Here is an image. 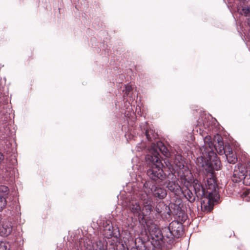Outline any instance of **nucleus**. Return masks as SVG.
<instances>
[{
  "instance_id": "nucleus-1",
  "label": "nucleus",
  "mask_w": 250,
  "mask_h": 250,
  "mask_svg": "<svg viewBox=\"0 0 250 250\" xmlns=\"http://www.w3.org/2000/svg\"><path fill=\"white\" fill-rule=\"evenodd\" d=\"M151 152L153 156L151 155H147L146 157V161L149 164H151V167L147 170V174L151 179L157 181L162 180L164 177V173L162 169L163 166L160 158L159 154L156 149H152Z\"/></svg>"
},
{
  "instance_id": "nucleus-2",
  "label": "nucleus",
  "mask_w": 250,
  "mask_h": 250,
  "mask_svg": "<svg viewBox=\"0 0 250 250\" xmlns=\"http://www.w3.org/2000/svg\"><path fill=\"white\" fill-rule=\"evenodd\" d=\"M205 190L208 194V203L218 202L220 199V195L217 191V185L213 175L211 173L205 183Z\"/></svg>"
},
{
  "instance_id": "nucleus-3",
  "label": "nucleus",
  "mask_w": 250,
  "mask_h": 250,
  "mask_svg": "<svg viewBox=\"0 0 250 250\" xmlns=\"http://www.w3.org/2000/svg\"><path fill=\"white\" fill-rule=\"evenodd\" d=\"M247 170L245 167L241 165L235 167L233 174L232 180L235 182H239L243 181V183L245 185V179L246 178Z\"/></svg>"
},
{
  "instance_id": "nucleus-4",
  "label": "nucleus",
  "mask_w": 250,
  "mask_h": 250,
  "mask_svg": "<svg viewBox=\"0 0 250 250\" xmlns=\"http://www.w3.org/2000/svg\"><path fill=\"white\" fill-rule=\"evenodd\" d=\"M168 228L170 233L174 237H179L183 234V225L181 223L178 221H172L169 224Z\"/></svg>"
},
{
  "instance_id": "nucleus-5",
  "label": "nucleus",
  "mask_w": 250,
  "mask_h": 250,
  "mask_svg": "<svg viewBox=\"0 0 250 250\" xmlns=\"http://www.w3.org/2000/svg\"><path fill=\"white\" fill-rule=\"evenodd\" d=\"M12 225L7 220L2 221L0 224V235L3 237L8 236L12 231Z\"/></svg>"
},
{
  "instance_id": "nucleus-6",
  "label": "nucleus",
  "mask_w": 250,
  "mask_h": 250,
  "mask_svg": "<svg viewBox=\"0 0 250 250\" xmlns=\"http://www.w3.org/2000/svg\"><path fill=\"white\" fill-rule=\"evenodd\" d=\"M86 250H106L107 243L104 240H98L91 244H87Z\"/></svg>"
},
{
  "instance_id": "nucleus-7",
  "label": "nucleus",
  "mask_w": 250,
  "mask_h": 250,
  "mask_svg": "<svg viewBox=\"0 0 250 250\" xmlns=\"http://www.w3.org/2000/svg\"><path fill=\"white\" fill-rule=\"evenodd\" d=\"M153 149L157 150V151L158 152L159 154V151H161L165 156H167L168 155L169 153L167 149L161 142H158L157 145H156L154 144L152 145L151 148L149 149V154H148V155H151L152 156H154L153 154L151 152V150ZM158 157H159V155H158Z\"/></svg>"
},
{
  "instance_id": "nucleus-8",
  "label": "nucleus",
  "mask_w": 250,
  "mask_h": 250,
  "mask_svg": "<svg viewBox=\"0 0 250 250\" xmlns=\"http://www.w3.org/2000/svg\"><path fill=\"white\" fill-rule=\"evenodd\" d=\"M228 161L229 163H235L237 161L235 154L232 152V149L229 145H225V153Z\"/></svg>"
},
{
  "instance_id": "nucleus-9",
  "label": "nucleus",
  "mask_w": 250,
  "mask_h": 250,
  "mask_svg": "<svg viewBox=\"0 0 250 250\" xmlns=\"http://www.w3.org/2000/svg\"><path fill=\"white\" fill-rule=\"evenodd\" d=\"M204 143L205 147V152L208 154H214L213 150L214 147V144L212 142L211 137L207 136L204 138Z\"/></svg>"
},
{
  "instance_id": "nucleus-10",
  "label": "nucleus",
  "mask_w": 250,
  "mask_h": 250,
  "mask_svg": "<svg viewBox=\"0 0 250 250\" xmlns=\"http://www.w3.org/2000/svg\"><path fill=\"white\" fill-rule=\"evenodd\" d=\"M147 229L150 234L153 236H158L160 233V230L157 225L153 223L151 221H147L146 222Z\"/></svg>"
},
{
  "instance_id": "nucleus-11",
  "label": "nucleus",
  "mask_w": 250,
  "mask_h": 250,
  "mask_svg": "<svg viewBox=\"0 0 250 250\" xmlns=\"http://www.w3.org/2000/svg\"><path fill=\"white\" fill-rule=\"evenodd\" d=\"M217 141V144L214 145V147L217 152L220 155H222L225 153V146H224L223 142L220 136L217 135L215 137Z\"/></svg>"
},
{
  "instance_id": "nucleus-12",
  "label": "nucleus",
  "mask_w": 250,
  "mask_h": 250,
  "mask_svg": "<svg viewBox=\"0 0 250 250\" xmlns=\"http://www.w3.org/2000/svg\"><path fill=\"white\" fill-rule=\"evenodd\" d=\"M192 186L197 194H200L202 193L205 194V188L202 186L200 182L197 180H194L192 183Z\"/></svg>"
},
{
  "instance_id": "nucleus-13",
  "label": "nucleus",
  "mask_w": 250,
  "mask_h": 250,
  "mask_svg": "<svg viewBox=\"0 0 250 250\" xmlns=\"http://www.w3.org/2000/svg\"><path fill=\"white\" fill-rule=\"evenodd\" d=\"M214 204H198L197 208L198 211L200 210L204 212H208L213 208Z\"/></svg>"
},
{
  "instance_id": "nucleus-14",
  "label": "nucleus",
  "mask_w": 250,
  "mask_h": 250,
  "mask_svg": "<svg viewBox=\"0 0 250 250\" xmlns=\"http://www.w3.org/2000/svg\"><path fill=\"white\" fill-rule=\"evenodd\" d=\"M167 194L166 190L162 188H157L154 193L155 196L160 199L164 198L166 196Z\"/></svg>"
},
{
  "instance_id": "nucleus-15",
  "label": "nucleus",
  "mask_w": 250,
  "mask_h": 250,
  "mask_svg": "<svg viewBox=\"0 0 250 250\" xmlns=\"http://www.w3.org/2000/svg\"><path fill=\"white\" fill-rule=\"evenodd\" d=\"M167 187L170 191L173 192L179 190L180 189V186L175 181L169 182L167 184Z\"/></svg>"
},
{
  "instance_id": "nucleus-16",
  "label": "nucleus",
  "mask_w": 250,
  "mask_h": 250,
  "mask_svg": "<svg viewBox=\"0 0 250 250\" xmlns=\"http://www.w3.org/2000/svg\"><path fill=\"white\" fill-rule=\"evenodd\" d=\"M241 196L245 201L250 202V189L243 191Z\"/></svg>"
},
{
  "instance_id": "nucleus-17",
  "label": "nucleus",
  "mask_w": 250,
  "mask_h": 250,
  "mask_svg": "<svg viewBox=\"0 0 250 250\" xmlns=\"http://www.w3.org/2000/svg\"><path fill=\"white\" fill-rule=\"evenodd\" d=\"M240 13L245 16H250V6L243 7L240 11Z\"/></svg>"
},
{
  "instance_id": "nucleus-18",
  "label": "nucleus",
  "mask_w": 250,
  "mask_h": 250,
  "mask_svg": "<svg viewBox=\"0 0 250 250\" xmlns=\"http://www.w3.org/2000/svg\"><path fill=\"white\" fill-rule=\"evenodd\" d=\"M177 159L178 162H177L176 159L175 161H174V164H175V166L176 167H177L180 169L182 167H183L184 165L182 161L181 157L180 156H178Z\"/></svg>"
},
{
  "instance_id": "nucleus-19",
  "label": "nucleus",
  "mask_w": 250,
  "mask_h": 250,
  "mask_svg": "<svg viewBox=\"0 0 250 250\" xmlns=\"http://www.w3.org/2000/svg\"><path fill=\"white\" fill-rule=\"evenodd\" d=\"M130 208H131L132 211L134 213H138L141 210L139 204H131Z\"/></svg>"
},
{
  "instance_id": "nucleus-20",
  "label": "nucleus",
  "mask_w": 250,
  "mask_h": 250,
  "mask_svg": "<svg viewBox=\"0 0 250 250\" xmlns=\"http://www.w3.org/2000/svg\"><path fill=\"white\" fill-rule=\"evenodd\" d=\"M249 167V173L248 175H246V178L245 179V185L246 186H250V164Z\"/></svg>"
},
{
  "instance_id": "nucleus-21",
  "label": "nucleus",
  "mask_w": 250,
  "mask_h": 250,
  "mask_svg": "<svg viewBox=\"0 0 250 250\" xmlns=\"http://www.w3.org/2000/svg\"><path fill=\"white\" fill-rule=\"evenodd\" d=\"M152 130H146V137L148 140H151L152 139V137L150 135L152 133Z\"/></svg>"
},
{
  "instance_id": "nucleus-22",
  "label": "nucleus",
  "mask_w": 250,
  "mask_h": 250,
  "mask_svg": "<svg viewBox=\"0 0 250 250\" xmlns=\"http://www.w3.org/2000/svg\"><path fill=\"white\" fill-rule=\"evenodd\" d=\"M0 250H8L6 244L2 242L0 243Z\"/></svg>"
},
{
  "instance_id": "nucleus-23",
  "label": "nucleus",
  "mask_w": 250,
  "mask_h": 250,
  "mask_svg": "<svg viewBox=\"0 0 250 250\" xmlns=\"http://www.w3.org/2000/svg\"><path fill=\"white\" fill-rule=\"evenodd\" d=\"M7 202L5 197L3 196V193H0V203Z\"/></svg>"
},
{
  "instance_id": "nucleus-24",
  "label": "nucleus",
  "mask_w": 250,
  "mask_h": 250,
  "mask_svg": "<svg viewBox=\"0 0 250 250\" xmlns=\"http://www.w3.org/2000/svg\"><path fill=\"white\" fill-rule=\"evenodd\" d=\"M7 190V187L5 186H1L0 187V191L6 192Z\"/></svg>"
},
{
  "instance_id": "nucleus-25",
  "label": "nucleus",
  "mask_w": 250,
  "mask_h": 250,
  "mask_svg": "<svg viewBox=\"0 0 250 250\" xmlns=\"http://www.w3.org/2000/svg\"><path fill=\"white\" fill-rule=\"evenodd\" d=\"M126 91L129 92L132 90V87L131 85H127L125 86Z\"/></svg>"
},
{
  "instance_id": "nucleus-26",
  "label": "nucleus",
  "mask_w": 250,
  "mask_h": 250,
  "mask_svg": "<svg viewBox=\"0 0 250 250\" xmlns=\"http://www.w3.org/2000/svg\"><path fill=\"white\" fill-rule=\"evenodd\" d=\"M4 159V156L3 154L0 152V162H1Z\"/></svg>"
},
{
  "instance_id": "nucleus-27",
  "label": "nucleus",
  "mask_w": 250,
  "mask_h": 250,
  "mask_svg": "<svg viewBox=\"0 0 250 250\" xmlns=\"http://www.w3.org/2000/svg\"><path fill=\"white\" fill-rule=\"evenodd\" d=\"M4 208V204H0V211Z\"/></svg>"
},
{
  "instance_id": "nucleus-28",
  "label": "nucleus",
  "mask_w": 250,
  "mask_h": 250,
  "mask_svg": "<svg viewBox=\"0 0 250 250\" xmlns=\"http://www.w3.org/2000/svg\"><path fill=\"white\" fill-rule=\"evenodd\" d=\"M220 162H219V161H217V162H216V165H218V166H219V165H220Z\"/></svg>"
},
{
  "instance_id": "nucleus-29",
  "label": "nucleus",
  "mask_w": 250,
  "mask_h": 250,
  "mask_svg": "<svg viewBox=\"0 0 250 250\" xmlns=\"http://www.w3.org/2000/svg\"><path fill=\"white\" fill-rule=\"evenodd\" d=\"M248 24L250 25V18L248 20Z\"/></svg>"
},
{
  "instance_id": "nucleus-30",
  "label": "nucleus",
  "mask_w": 250,
  "mask_h": 250,
  "mask_svg": "<svg viewBox=\"0 0 250 250\" xmlns=\"http://www.w3.org/2000/svg\"><path fill=\"white\" fill-rule=\"evenodd\" d=\"M167 213L169 215L171 214V212L169 211H167Z\"/></svg>"
},
{
  "instance_id": "nucleus-31",
  "label": "nucleus",
  "mask_w": 250,
  "mask_h": 250,
  "mask_svg": "<svg viewBox=\"0 0 250 250\" xmlns=\"http://www.w3.org/2000/svg\"><path fill=\"white\" fill-rule=\"evenodd\" d=\"M156 137V135L153 136V138H155Z\"/></svg>"
}]
</instances>
